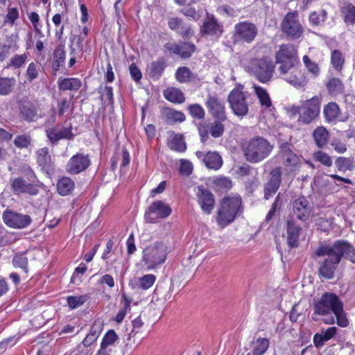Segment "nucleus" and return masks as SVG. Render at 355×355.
<instances>
[{"label":"nucleus","instance_id":"f257e3e1","mask_svg":"<svg viewBox=\"0 0 355 355\" xmlns=\"http://www.w3.org/2000/svg\"><path fill=\"white\" fill-rule=\"evenodd\" d=\"M315 256H327L319 268L320 275L327 279L334 276V272L343 257L355 263V248L347 241L337 240L333 245L321 244L315 252Z\"/></svg>","mask_w":355,"mask_h":355},{"label":"nucleus","instance_id":"f03ea898","mask_svg":"<svg viewBox=\"0 0 355 355\" xmlns=\"http://www.w3.org/2000/svg\"><path fill=\"white\" fill-rule=\"evenodd\" d=\"M241 148L246 161L250 163H259L271 154L273 145L268 139L257 136L243 141Z\"/></svg>","mask_w":355,"mask_h":355},{"label":"nucleus","instance_id":"7ed1b4c3","mask_svg":"<svg viewBox=\"0 0 355 355\" xmlns=\"http://www.w3.org/2000/svg\"><path fill=\"white\" fill-rule=\"evenodd\" d=\"M321 98L314 96L303 101L300 105H293L288 108L287 114L291 119L298 115L297 122L300 125H307L318 119L320 112Z\"/></svg>","mask_w":355,"mask_h":355},{"label":"nucleus","instance_id":"20e7f679","mask_svg":"<svg viewBox=\"0 0 355 355\" xmlns=\"http://www.w3.org/2000/svg\"><path fill=\"white\" fill-rule=\"evenodd\" d=\"M242 212V199L240 196H225L220 201L216 221L220 227L225 228Z\"/></svg>","mask_w":355,"mask_h":355},{"label":"nucleus","instance_id":"39448f33","mask_svg":"<svg viewBox=\"0 0 355 355\" xmlns=\"http://www.w3.org/2000/svg\"><path fill=\"white\" fill-rule=\"evenodd\" d=\"M250 70L254 78L261 83L270 82L275 71V64L271 58L263 56L250 60Z\"/></svg>","mask_w":355,"mask_h":355},{"label":"nucleus","instance_id":"423d86ee","mask_svg":"<svg viewBox=\"0 0 355 355\" xmlns=\"http://www.w3.org/2000/svg\"><path fill=\"white\" fill-rule=\"evenodd\" d=\"M343 304V302L336 293L326 292L320 298L314 300L313 315H329L336 311Z\"/></svg>","mask_w":355,"mask_h":355},{"label":"nucleus","instance_id":"0eeeda50","mask_svg":"<svg viewBox=\"0 0 355 355\" xmlns=\"http://www.w3.org/2000/svg\"><path fill=\"white\" fill-rule=\"evenodd\" d=\"M166 254V247L164 244L162 242H155L144 249L142 261L148 269H153L165 261Z\"/></svg>","mask_w":355,"mask_h":355},{"label":"nucleus","instance_id":"6e6552de","mask_svg":"<svg viewBox=\"0 0 355 355\" xmlns=\"http://www.w3.org/2000/svg\"><path fill=\"white\" fill-rule=\"evenodd\" d=\"M275 63L279 64V70L286 71L289 67H293L294 64H300L298 51L297 47L292 44H283L275 53Z\"/></svg>","mask_w":355,"mask_h":355},{"label":"nucleus","instance_id":"1a4fd4ad","mask_svg":"<svg viewBox=\"0 0 355 355\" xmlns=\"http://www.w3.org/2000/svg\"><path fill=\"white\" fill-rule=\"evenodd\" d=\"M248 92H243L239 88L233 89L227 96V101L234 115L243 118L249 112V105L248 103Z\"/></svg>","mask_w":355,"mask_h":355},{"label":"nucleus","instance_id":"9d476101","mask_svg":"<svg viewBox=\"0 0 355 355\" xmlns=\"http://www.w3.org/2000/svg\"><path fill=\"white\" fill-rule=\"evenodd\" d=\"M258 35L256 25L248 21H240L234 25L232 35L234 44L252 43Z\"/></svg>","mask_w":355,"mask_h":355},{"label":"nucleus","instance_id":"9b49d317","mask_svg":"<svg viewBox=\"0 0 355 355\" xmlns=\"http://www.w3.org/2000/svg\"><path fill=\"white\" fill-rule=\"evenodd\" d=\"M225 121L220 119H214L211 123L206 121L200 122L198 125V132L200 141L205 144L209 139V134L214 138L223 136L225 131L223 123Z\"/></svg>","mask_w":355,"mask_h":355},{"label":"nucleus","instance_id":"f8f14e48","mask_svg":"<svg viewBox=\"0 0 355 355\" xmlns=\"http://www.w3.org/2000/svg\"><path fill=\"white\" fill-rule=\"evenodd\" d=\"M172 213V208L163 200L153 202L144 214V218L147 223H155L159 219L168 217Z\"/></svg>","mask_w":355,"mask_h":355},{"label":"nucleus","instance_id":"ddd939ff","mask_svg":"<svg viewBox=\"0 0 355 355\" xmlns=\"http://www.w3.org/2000/svg\"><path fill=\"white\" fill-rule=\"evenodd\" d=\"M280 156L286 176H288L299 170L302 164L301 159L293 151L289 144H286L281 146Z\"/></svg>","mask_w":355,"mask_h":355},{"label":"nucleus","instance_id":"4468645a","mask_svg":"<svg viewBox=\"0 0 355 355\" xmlns=\"http://www.w3.org/2000/svg\"><path fill=\"white\" fill-rule=\"evenodd\" d=\"M103 328V322L100 320H96L84 340L80 343L71 352L72 355H87L88 354L87 347L94 344L99 337Z\"/></svg>","mask_w":355,"mask_h":355},{"label":"nucleus","instance_id":"2eb2a0df","mask_svg":"<svg viewBox=\"0 0 355 355\" xmlns=\"http://www.w3.org/2000/svg\"><path fill=\"white\" fill-rule=\"evenodd\" d=\"M297 17V12H289L285 15L281 24L282 32L293 40L300 38L304 32V28Z\"/></svg>","mask_w":355,"mask_h":355},{"label":"nucleus","instance_id":"dca6fc26","mask_svg":"<svg viewBox=\"0 0 355 355\" xmlns=\"http://www.w3.org/2000/svg\"><path fill=\"white\" fill-rule=\"evenodd\" d=\"M205 105L214 119L228 120L225 103L217 95L209 94L205 101Z\"/></svg>","mask_w":355,"mask_h":355},{"label":"nucleus","instance_id":"f3484780","mask_svg":"<svg viewBox=\"0 0 355 355\" xmlns=\"http://www.w3.org/2000/svg\"><path fill=\"white\" fill-rule=\"evenodd\" d=\"M283 78L295 87H303L308 81L304 73L302 71L301 64H294L293 67L286 69V71L279 70Z\"/></svg>","mask_w":355,"mask_h":355},{"label":"nucleus","instance_id":"a211bd4d","mask_svg":"<svg viewBox=\"0 0 355 355\" xmlns=\"http://www.w3.org/2000/svg\"><path fill=\"white\" fill-rule=\"evenodd\" d=\"M90 165L91 159L88 154L77 153L68 160L65 171L69 175H78L87 170Z\"/></svg>","mask_w":355,"mask_h":355},{"label":"nucleus","instance_id":"6ab92c4d","mask_svg":"<svg viewBox=\"0 0 355 355\" xmlns=\"http://www.w3.org/2000/svg\"><path fill=\"white\" fill-rule=\"evenodd\" d=\"M2 218L7 226L15 229L25 228L32 222L30 216L21 214L10 209H6L3 211Z\"/></svg>","mask_w":355,"mask_h":355},{"label":"nucleus","instance_id":"aec40b11","mask_svg":"<svg viewBox=\"0 0 355 355\" xmlns=\"http://www.w3.org/2000/svg\"><path fill=\"white\" fill-rule=\"evenodd\" d=\"M196 196L202 211L207 215L211 214L215 206V198L211 191L200 185L197 187Z\"/></svg>","mask_w":355,"mask_h":355},{"label":"nucleus","instance_id":"412c9836","mask_svg":"<svg viewBox=\"0 0 355 355\" xmlns=\"http://www.w3.org/2000/svg\"><path fill=\"white\" fill-rule=\"evenodd\" d=\"M282 171L280 166H277L270 171L269 180L263 187L265 200L270 199L277 193L282 184Z\"/></svg>","mask_w":355,"mask_h":355},{"label":"nucleus","instance_id":"4be33fe9","mask_svg":"<svg viewBox=\"0 0 355 355\" xmlns=\"http://www.w3.org/2000/svg\"><path fill=\"white\" fill-rule=\"evenodd\" d=\"M10 186L12 192L15 195L28 194L36 196L39 193L37 184L27 182L22 177H17L10 180Z\"/></svg>","mask_w":355,"mask_h":355},{"label":"nucleus","instance_id":"5701e85b","mask_svg":"<svg viewBox=\"0 0 355 355\" xmlns=\"http://www.w3.org/2000/svg\"><path fill=\"white\" fill-rule=\"evenodd\" d=\"M35 159L36 163L43 173L49 176L55 173V166L48 147L39 148L35 152Z\"/></svg>","mask_w":355,"mask_h":355},{"label":"nucleus","instance_id":"b1692460","mask_svg":"<svg viewBox=\"0 0 355 355\" xmlns=\"http://www.w3.org/2000/svg\"><path fill=\"white\" fill-rule=\"evenodd\" d=\"M46 137L53 145H55L61 139L72 140L75 135L72 132L71 123L67 126L59 129L56 126L51 127L46 130Z\"/></svg>","mask_w":355,"mask_h":355},{"label":"nucleus","instance_id":"393cba45","mask_svg":"<svg viewBox=\"0 0 355 355\" xmlns=\"http://www.w3.org/2000/svg\"><path fill=\"white\" fill-rule=\"evenodd\" d=\"M312 211L313 208L306 197L300 196L293 202V213L298 220H307Z\"/></svg>","mask_w":355,"mask_h":355},{"label":"nucleus","instance_id":"a878e982","mask_svg":"<svg viewBox=\"0 0 355 355\" xmlns=\"http://www.w3.org/2000/svg\"><path fill=\"white\" fill-rule=\"evenodd\" d=\"M160 117L167 125L181 123L186 120V116L182 111L164 106L160 109Z\"/></svg>","mask_w":355,"mask_h":355},{"label":"nucleus","instance_id":"bb28decb","mask_svg":"<svg viewBox=\"0 0 355 355\" xmlns=\"http://www.w3.org/2000/svg\"><path fill=\"white\" fill-rule=\"evenodd\" d=\"M19 111L20 117L27 122L35 121L40 117L36 105L28 100L21 101L19 103Z\"/></svg>","mask_w":355,"mask_h":355},{"label":"nucleus","instance_id":"cd10ccee","mask_svg":"<svg viewBox=\"0 0 355 355\" xmlns=\"http://www.w3.org/2000/svg\"><path fill=\"white\" fill-rule=\"evenodd\" d=\"M223 26L213 15H207L200 28L202 35L214 36L223 33Z\"/></svg>","mask_w":355,"mask_h":355},{"label":"nucleus","instance_id":"c85d7f7f","mask_svg":"<svg viewBox=\"0 0 355 355\" xmlns=\"http://www.w3.org/2000/svg\"><path fill=\"white\" fill-rule=\"evenodd\" d=\"M286 228L288 246L291 249L298 247L300 234L302 230L301 227L293 219H290L286 221Z\"/></svg>","mask_w":355,"mask_h":355},{"label":"nucleus","instance_id":"c756f323","mask_svg":"<svg viewBox=\"0 0 355 355\" xmlns=\"http://www.w3.org/2000/svg\"><path fill=\"white\" fill-rule=\"evenodd\" d=\"M66 60V51L64 44H61L55 47L53 53L51 63L52 73L55 76L61 67H63Z\"/></svg>","mask_w":355,"mask_h":355},{"label":"nucleus","instance_id":"7c9ffc66","mask_svg":"<svg viewBox=\"0 0 355 355\" xmlns=\"http://www.w3.org/2000/svg\"><path fill=\"white\" fill-rule=\"evenodd\" d=\"M175 3L180 6H184L180 9V12L185 17L197 21L199 19V15L195 7L192 6L200 2L201 0H174Z\"/></svg>","mask_w":355,"mask_h":355},{"label":"nucleus","instance_id":"2f4dec72","mask_svg":"<svg viewBox=\"0 0 355 355\" xmlns=\"http://www.w3.org/2000/svg\"><path fill=\"white\" fill-rule=\"evenodd\" d=\"M252 88L261 107L268 111L275 109L270 95L265 88L257 85H254Z\"/></svg>","mask_w":355,"mask_h":355},{"label":"nucleus","instance_id":"473e14b6","mask_svg":"<svg viewBox=\"0 0 355 355\" xmlns=\"http://www.w3.org/2000/svg\"><path fill=\"white\" fill-rule=\"evenodd\" d=\"M323 114L327 123H335L340 121L341 110L335 102H329L324 106Z\"/></svg>","mask_w":355,"mask_h":355},{"label":"nucleus","instance_id":"72a5a7b5","mask_svg":"<svg viewBox=\"0 0 355 355\" xmlns=\"http://www.w3.org/2000/svg\"><path fill=\"white\" fill-rule=\"evenodd\" d=\"M75 189V182L69 177L62 176L58 178L56 183L57 192L62 196L72 194Z\"/></svg>","mask_w":355,"mask_h":355},{"label":"nucleus","instance_id":"f704fd0d","mask_svg":"<svg viewBox=\"0 0 355 355\" xmlns=\"http://www.w3.org/2000/svg\"><path fill=\"white\" fill-rule=\"evenodd\" d=\"M168 26L171 30L178 31L183 38L188 37L192 33L191 27L184 26L183 20L180 17H170Z\"/></svg>","mask_w":355,"mask_h":355},{"label":"nucleus","instance_id":"c9c22d12","mask_svg":"<svg viewBox=\"0 0 355 355\" xmlns=\"http://www.w3.org/2000/svg\"><path fill=\"white\" fill-rule=\"evenodd\" d=\"M167 146L171 150L178 153H184L187 149L184 136L182 134H176L174 132H171L167 141Z\"/></svg>","mask_w":355,"mask_h":355},{"label":"nucleus","instance_id":"e433bc0d","mask_svg":"<svg viewBox=\"0 0 355 355\" xmlns=\"http://www.w3.org/2000/svg\"><path fill=\"white\" fill-rule=\"evenodd\" d=\"M163 96L166 100L175 104H182L186 99L183 92L175 87H169L164 89Z\"/></svg>","mask_w":355,"mask_h":355},{"label":"nucleus","instance_id":"4c0bfd02","mask_svg":"<svg viewBox=\"0 0 355 355\" xmlns=\"http://www.w3.org/2000/svg\"><path fill=\"white\" fill-rule=\"evenodd\" d=\"M166 63L164 58H159L150 63L148 67L149 76L154 80H158L164 73Z\"/></svg>","mask_w":355,"mask_h":355},{"label":"nucleus","instance_id":"58836bf2","mask_svg":"<svg viewBox=\"0 0 355 355\" xmlns=\"http://www.w3.org/2000/svg\"><path fill=\"white\" fill-rule=\"evenodd\" d=\"M58 86L62 91H78L82 87V81L78 78H60Z\"/></svg>","mask_w":355,"mask_h":355},{"label":"nucleus","instance_id":"ea45409f","mask_svg":"<svg viewBox=\"0 0 355 355\" xmlns=\"http://www.w3.org/2000/svg\"><path fill=\"white\" fill-rule=\"evenodd\" d=\"M340 13L346 24H355V6L349 1H344L340 6Z\"/></svg>","mask_w":355,"mask_h":355},{"label":"nucleus","instance_id":"a19ab883","mask_svg":"<svg viewBox=\"0 0 355 355\" xmlns=\"http://www.w3.org/2000/svg\"><path fill=\"white\" fill-rule=\"evenodd\" d=\"M206 167L211 170H218L223 165L221 156L217 152H207L203 159Z\"/></svg>","mask_w":355,"mask_h":355},{"label":"nucleus","instance_id":"79ce46f5","mask_svg":"<svg viewBox=\"0 0 355 355\" xmlns=\"http://www.w3.org/2000/svg\"><path fill=\"white\" fill-rule=\"evenodd\" d=\"M326 89L329 95L337 96L345 92V86L338 78H330L326 83Z\"/></svg>","mask_w":355,"mask_h":355},{"label":"nucleus","instance_id":"37998d69","mask_svg":"<svg viewBox=\"0 0 355 355\" xmlns=\"http://www.w3.org/2000/svg\"><path fill=\"white\" fill-rule=\"evenodd\" d=\"M17 36L12 39L11 37L7 40L6 44H0V63L5 61L10 55L11 51L18 49Z\"/></svg>","mask_w":355,"mask_h":355},{"label":"nucleus","instance_id":"c03bdc74","mask_svg":"<svg viewBox=\"0 0 355 355\" xmlns=\"http://www.w3.org/2000/svg\"><path fill=\"white\" fill-rule=\"evenodd\" d=\"M313 138L317 147L322 148L328 143L329 132L324 126H318L313 132Z\"/></svg>","mask_w":355,"mask_h":355},{"label":"nucleus","instance_id":"a18cd8bd","mask_svg":"<svg viewBox=\"0 0 355 355\" xmlns=\"http://www.w3.org/2000/svg\"><path fill=\"white\" fill-rule=\"evenodd\" d=\"M335 166L341 172L353 171L355 169V162L353 157H338L335 159Z\"/></svg>","mask_w":355,"mask_h":355},{"label":"nucleus","instance_id":"49530a36","mask_svg":"<svg viewBox=\"0 0 355 355\" xmlns=\"http://www.w3.org/2000/svg\"><path fill=\"white\" fill-rule=\"evenodd\" d=\"M176 80L180 83H187L193 81L196 78L190 69L187 67H180L175 73Z\"/></svg>","mask_w":355,"mask_h":355},{"label":"nucleus","instance_id":"de8ad7c7","mask_svg":"<svg viewBox=\"0 0 355 355\" xmlns=\"http://www.w3.org/2000/svg\"><path fill=\"white\" fill-rule=\"evenodd\" d=\"M121 302L123 303V306L119 310L118 313L114 318V320L119 324L122 322L128 311L130 310L132 298L123 293L121 295Z\"/></svg>","mask_w":355,"mask_h":355},{"label":"nucleus","instance_id":"09e8293b","mask_svg":"<svg viewBox=\"0 0 355 355\" xmlns=\"http://www.w3.org/2000/svg\"><path fill=\"white\" fill-rule=\"evenodd\" d=\"M16 84L15 78L0 77V96L12 93Z\"/></svg>","mask_w":355,"mask_h":355},{"label":"nucleus","instance_id":"8fccbe9b","mask_svg":"<svg viewBox=\"0 0 355 355\" xmlns=\"http://www.w3.org/2000/svg\"><path fill=\"white\" fill-rule=\"evenodd\" d=\"M331 64L337 71H341L345 64V57L340 50L334 49L331 53Z\"/></svg>","mask_w":355,"mask_h":355},{"label":"nucleus","instance_id":"3c124183","mask_svg":"<svg viewBox=\"0 0 355 355\" xmlns=\"http://www.w3.org/2000/svg\"><path fill=\"white\" fill-rule=\"evenodd\" d=\"M327 19V12L321 9L318 11H313L309 16V22L313 26H319L324 23Z\"/></svg>","mask_w":355,"mask_h":355},{"label":"nucleus","instance_id":"603ef678","mask_svg":"<svg viewBox=\"0 0 355 355\" xmlns=\"http://www.w3.org/2000/svg\"><path fill=\"white\" fill-rule=\"evenodd\" d=\"M12 263L15 268H19L25 272H28V260L24 252L16 253L13 257Z\"/></svg>","mask_w":355,"mask_h":355},{"label":"nucleus","instance_id":"864d4df0","mask_svg":"<svg viewBox=\"0 0 355 355\" xmlns=\"http://www.w3.org/2000/svg\"><path fill=\"white\" fill-rule=\"evenodd\" d=\"M180 58L182 59H189L196 51V46L194 44L189 42H182L180 44Z\"/></svg>","mask_w":355,"mask_h":355},{"label":"nucleus","instance_id":"5fc2aeb1","mask_svg":"<svg viewBox=\"0 0 355 355\" xmlns=\"http://www.w3.org/2000/svg\"><path fill=\"white\" fill-rule=\"evenodd\" d=\"M118 339V336L114 330L110 329L106 332V334L104 335L101 343V347L105 348V349H111V347H112L115 342Z\"/></svg>","mask_w":355,"mask_h":355},{"label":"nucleus","instance_id":"6e6d98bb","mask_svg":"<svg viewBox=\"0 0 355 355\" xmlns=\"http://www.w3.org/2000/svg\"><path fill=\"white\" fill-rule=\"evenodd\" d=\"M27 58L28 55L26 53L16 54L10 58V62L4 67V69L10 67L19 69L26 63Z\"/></svg>","mask_w":355,"mask_h":355},{"label":"nucleus","instance_id":"4d7b16f0","mask_svg":"<svg viewBox=\"0 0 355 355\" xmlns=\"http://www.w3.org/2000/svg\"><path fill=\"white\" fill-rule=\"evenodd\" d=\"M269 347V340L265 338H259L252 349L253 355H263Z\"/></svg>","mask_w":355,"mask_h":355},{"label":"nucleus","instance_id":"13d9d810","mask_svg":"<svg viewBox=\"0 0 355 355\" xmlns=\"http://www.w3.org/2000/svg\"><path fill=\"white\" fill-rule=\"evenodd\" d=\"M14 145L19 149L28 148L32 142L31 137L29 134H22L17 135L14 139Z\"/></svg>","mask_w":355,"mask_h":355},{"label":"nucleus","instance_id":"bf43d9fd","mask_svg":"<svg viewBox=\"0 0 355 355\" xmlns=\"http://www.w3.org/2000/svg\"><path fill=\"white\" fill-rule=\"evenodd\" d=\"M88 298L87 295L78 296L71 295L67 297V302L71 309H75L85 303Z\"/></svg>","mask_w":355,"mask_h":355},{"label":"nucleus","instance_id":"052dcab7","mask_svg":"<svg viewBox=\"0 0 355 355\" xmlns=\"http://www.w3.org/2000/svg\"><path fill=\"white\" fill-rule=\"evenodd\" d=\"M189 114L196 119H204L205 111L204 108L198 103L191 104L187 107Z\"/></svg>","mask_w":355,"mask_h":355},{"label":"nucleus","instance_id":"680f3d73","mask_svg":"<svg viewBox=\"0 0 355 355\" xmlns=\"http://www.w3.org/2000/svg\"><path fill=\"white\" fill-rule=\"evenodd\" d=\"M57 107V114L58 116H62L69 110H73V103L67 98H62L58 101Z\"/></svg>","mask_w":355,"mask_h":355},{"label":"nucleus","instance_id":"e2e57ef3","mask_svg":"<svg viewBox=\"0 0 355 355\" xmlns=\"http://www.w3.org/2000/svg\"><path fill=\"white\" fill-rule=\"evenodd\" d=\"M313 159L320 162L321 164L329 167L332 165V159L331 157L325 152L318 150L313 153Z\"/></svg>","mask_w":355,"mask_h":355},{"label":"nucleus","instance_id":"0e129e2a","mask_svg":"<svg viewBox=\"0 0 355 355\" xmlns=\"http://www.w3.org/2000/svg\"><path fill=\"white\" fill-rule=\"evenodd\" d=\"M156 276L153 274L145 275L139 279V287L142 290H148L155 284Z\"/></svg>","mask_w":355,"mask_h":355},{"label":"nucleus","instance_id":"69168bd1","mask_svg":"<svg viewBox=\"0 0 355 355\" xmlns=\"http://www.w3.org/2000/svg\"><path fill=\"white\" fill-rule=\"evenodd\" d=\"M343 306V304L340 306V308L334 313V314L336 320V324L340 327H347L349 322L345 313Z\"/></svg>","mask_w":355,"mask_h":355},{"label":"nucleus","instance_id":"338daca9","mask_svg":"<svg viewBox=\"0 0 355 355\" xmlns=\"http://www.w3.org/2000/svg\"><path fill=\"white\" fill-rule=\"evenodd\" d=\"M303 62L307 70L314 76H318L320 73V68L318 64L312 61L307 55L302 58Z\"/></svg>","mask_w":355,"mask_h":355},{"label":"nucleus","instance_id":"774afa93","mask_svg":"<svg viewBox=\"0 0 355 355\" xmlns=\"http://www.w3.org/2000/svg\"><path fill=\"white\" fill-rule=\"evenodd\" d=\"M180 45L177 43L168 42L163 46V53L164 55L171 56L177 55L180 57Z\"/></svg>","mask_w":355,"mask_h":355}]
</instances>
